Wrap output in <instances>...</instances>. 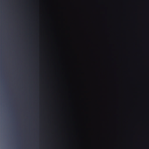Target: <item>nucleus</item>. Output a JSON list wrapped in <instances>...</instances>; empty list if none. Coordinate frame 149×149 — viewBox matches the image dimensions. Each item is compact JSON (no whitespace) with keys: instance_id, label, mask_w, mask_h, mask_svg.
Wrapping results in <instances>:
<instances>
[{"instance_id":"obj_1","label":"nucleus","mask_w":149,"mask_h":149,"mask_svg":"<svg viewBox=\"0 0 149 149\" xmlns=\"http://www.w3.org/2000/svg\"><path fill=\"white\" fill-rule=\"evenodd\" d=\"M123 109H122V149H123Z\"/></svg>"}]
</instances>
